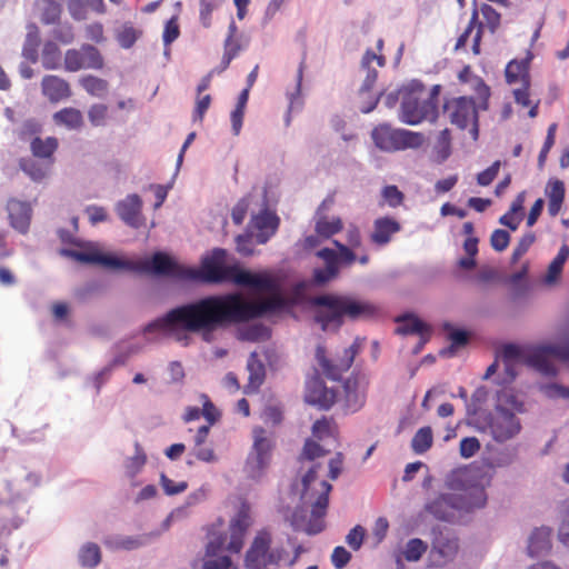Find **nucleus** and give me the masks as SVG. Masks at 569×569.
I'll list each match as a JSON object with an SVG mask.
<instances>
[{"mask_svg":"<svg viewBox=\"0 0 569 569\" xmlns=\"http://www.w3.org/2000/svg\"><path fill=\"white\" fill-rule=\"evenodd\" d=\"M140 32L130 24H123L117 30L116 38L123 49H130L138 40Z\"/></svg>","mask_w":569,"mask_h":569,"instance_id":"obj_49","label":"nucleus"},{"mask_svg":"<svg viewBox=\"0 0 569 569\" xmlns=\"http://www.w3.org/2000/svg\"><path fill=\"white\" fill-rule=\"evenodd\" d=\"M478 20V11L475 9L471 16V19L469 21V24L467 29L461 33V36L458 38L455 50H460L466 47L467 41L470 37H472V51L473 53L478 54L480 52L479 46H480V39H481V24L477 27V30L475 31V28L477 26Z\"/></svg>","mask_w":569,"mask_h":569,"instance_id":"obj_32","label":"nucleus"},{"mask_svg":"<svg viewBox=\"0 0 569 569\" xmlns=\"http://www.w3.org/2000/svg\"><path fill=\"white\" fill-rule=\"evenodd\" d=\"M223 0H200L199 19L204 28L211 26V13Z\"/></svg>","mask_w":569,"mask_h":569,"instance_id":"obj_54","label":"nucleus"},{"mask_svg":"<svg viewBox=\"0 0 569 569\" xmlns=\"http://www.w3.org/2000/svg\"><path fill=\"white\" fill-rule=\"evenodd\" d=\"M371 138L375 146L386 152L417 149L425 142L422 133L392 128L387 123L376 127L371 132Z\"/></svg>","mask_w":569,"mask_h":569,"instance_id":"obj_12","label":"nucleus"},{"mask_svg":"<svg viewBox=\"0 0 569 569\" xmlns=\"http://www.w3.org/2000/svg\"><path fill=\"white\" fill-rule=\"evenodd\" d=\"M527 73V62L525 61H510L506 67V80L508 83H515L525 78Z\"/></svg>","mask_w":569,"mask_h":569,"instance_id":"obj_53","label":"nucleus"},{"mask_svg":"<svg viewBox=\"0 0 569 569\" xmlns=\"http://www.w3.org/2000/svg\"><path fill=\"white\" fill-rule=\"evenodd\" d=\"M428 545L419 538H412L405 545L401 555L409 562H416L421 559L427 551Z\"/></svg>","mask_w":569,"mask_h":569,"instance_id":"obj_43","label":"nucleus"},{"mask_svg":"<svg viewBox=\"0 0 569 569\" xmlns=\"http://www.w3.org/2000/svg\"><path fill=\"white\" fill-rule=\"evenodd\" d=\"M359 349L360 340L356 339L350 347L343 350V355L341 357L336 360H330L326 356V349L322 346H318L316 350V359L322 373L327 378L338 380L341 375L351 367Z\"/></svg>","mask_w":569,"mask_h":569,"instance_id":"obj_14","label":"nucleus"},{"mask_svg":"<svg viewBox=\"0 0 569 569\" xmlns=\"http://www.w3.org/2000/svg\"><path fill=\"white\" fill-rule=\"evenodd\" d=\"M53 121L68 130H79L83 124V117L76 108H63L53 114Z\"/></svg>","mask_w":569,"mask_h":569,"instance_id":"obj_34","label":"nucleus"},{"mask_svg":"<svg viewBox=\"0 0 569 569\" xmlns=\"http://www.w3.org/2000/svg\"><path fill=\"white\" fill-rule=\"evenodd\" d=\"M315 320L323 331L337 330L343 318L362 319L375 315L376 307L350 296L322 295L312 299Z\"/></svg>","mask_w":569,"mask_h":569,"instance_id":"obj_6","label":"nucleus"},{"mask_svg":"<svg viewBox=\"0 0 569 569\" xmlns=\"http://www.w3.org/2000/svg\"><path fill=\"white\" fill-rule=\"evenodd\" d=\"M305 399L321 409H329L336 400L333 390L327 388L322 380L312 378L307 381Z\"/></svg>","mask_w":569,"mask_h":569,"instance_id":"obj_21","label":"nucleus"},{"mask_svg":"<svg viewBox=\"0 0 569 569\" xmlns=\"http://www.w3.org/2000/svg\"><path fill=\"white\" fill-rule=\"evenodd\" d=\"M288 558V548L282 539L270 529L258 530L246 551L243 566L246 569H272L279 567Z\"/></svg>","mask_w":569,"mask_h":569,"instance_id":"obj_8","label":"nucleus"},{"mask_svg":"<svg viewBox=\"0 0 569 569\" xmlns=\"http://www.w3.org/2000/svg\"><path fill=\"white\" fill-rule=\"evenodd\" d=\"M492 473L478 467L452 470L445 479V486L451 492L429 497L425 511L446 522H457L466 515L487 505L486 489L490 486Z\"/></svg>","mask_w":569,"mask_h":569,"instance_id":"obj_2","label":"nucleus"},{"mask_svg":"<svg viewBox=\"0 0 569 569\" xmlns=\"http://www.w3.org/2000/svg\"><path fill=\"white\" fill-rule=\"evenodd\" d=\"M41 483V476L20 465L10 462L6 468L4 492L0 493V502L24 500Z\"/></svg>","mask_w":569,"mask_h":569,"instance_id":"obj_10","label":"nucleus"},{"mask_svg":"<svg viewBox=\"0 0 569 569\" xmlns=\"http://www.w3.org/2000/svg\"><path fill=\"white\" fill-rule=\"evenodd\" d=\"M320 465H313L301 480L300 505L291 516V525L298 531L309 536L321 532L325 528L323 517L329 501L331 485L318 478Z\"/></svg>","mask_w":569,"mask_h":569,"instance_id":"obj_4","label":"nucleus"},{"mask_svg":"<svg viewBox=\"0 0 569 569\" xmlns=\"http://www.w3.org/2000/svg\"><path fill=\"white\" fill-rule=\"evenodd\" d=\"M27 29L28 32L23 44L22 54L31 62H36L38 59L39 30L36 24H29Z\"/></svg>","mask_w":569,"mask_h":569,"instance_id":"obj_39","label":"nucleus"},{"mask_svg":"<svg viewBox=\"0 0 569 569\" xmlns=\"http://www.w3.org/2000/svg\"><path fill=\"white\" fill-rule=\"evenodd\" d=\"M253 202H258V197L253 194H249L238 201L231 212L232 221L236 224H241L243 222L247 211Z\"/></svg>","mask_w":569,"mask_h":569,"instance_id":"obj_51","label":"nucleus"},{"mask_svg":"<svg viewBox=\"0 0 569 569\" xmlns=\"http://www.w3.org/2000/svg\"><path fill=\"white\" fill-rule=\"evenodd\" d=\"M21 170L33 181L40 182L49 176L50 167L42 166L32 159L20 161Z\"/></svg>","mask_w":569,"mask_h":569,"instance_id":"obj_41","label":"nucleus"},{"mask_svg":"<svg viewBox=\"0 0 569 569\" xmlns=\"http://www.w3.org/2000/svg\"><path fill=\"white\" fill-rule=\"evenodd\" d=\"M7 212L11 228L22 234L29 231L32 217L31 202L10 198L7 202Z\"/></svg>","mask_w":569,"mask_h":569,"instance_id":"obj_19","label":"nucleus"},{"mask_svg":"<svg viewBox=\"0 0 569 569\" xmlns=\"http://www.w3.org/2000/svg\"><path fill=\"white\" fill-rule=\"evenodd\" d=\"M180 34L178 17L173 16L170 20L167 21L162 34V40L164 46H170L176 39H178Z\"/></svg>","mask_w":569,"mask_h":569,"instance_id":"obj_62","label":"nucleus"},{"mask_svg":"<svg viewBox=\"0 0 569 569\" xmlns=\"http://www.w3.org/2000/svg\"><path fill=\"white\" fill-rule=\"evenodd\" d=\"M381 196L390 208L399 207L405 199L403 193L396 186H386L381 191Z\"/></svg>","mask_w":569,"mask_h":569,"instance_id":"obj_55","label":"nucleus"},{"mask_svg":"<svg viewBox=\"0 0 569 569\" xmlns=\"http://www.w3.org/2000/svg\"><path fill=\"white\" fill-rule=\"evenodd\" d=\"M64 67L70 72L80 69H101L103 58L97 48L83 44L80 49H70L66 52Z\"/></svg>","mask_w":569,"mask_h":569,"instance_id":"obj_15","label":"nucleus"},{"mask_svg":"<svg viewBox=\"0 0 569 569\" xmlns=\"http://www.w3.org/2000/svg\"><path fill=\"white\" fill-rule=\"evenodd\" d=\"M440 87L427 89L422 83L412 81L401 89L399 120L409 126L437 119V97Z\"/></svg>","mask_w":569,"mask_h":569,"instance_id":"obj_7","label":"nucleus"},{"mask_svg":"<svg viewBox=\"0 0 569 569\" xmlns=\"http://www.w3.org/2000/svg\"><path fill=\"white\" fill-rule=\"evenodd\" d=\"M526 412V406L512 390H501L497 393L493 409L479 412L472 420V426L480 432L487 433L499 445L508 443L519 437L522 422L519 415Z\"/></svg>","mask_w":569,"mask_h":569,"instance_id":"obj_3","label":"nucleus"},{"mask_svg":"<svg viewBox=\"0 0 569 569\" xmlns=\"http://www.w3.org/2000/svg\"><path fill=\"white\" fill-rule=\"evenodd\" d=\"M41 87L42 93L51 102H58L71 96L69 83L57 76H46L42 79Z\"/></svg>","mask_w":569,"mask_h":569,"instance_id":"obj_26","label":"nucleus"},{"mask_svg":"<svg viewBox=\"0 0 569 569\" xmlns=\"http://www.w3.org/2000/svg\"><path fill=\"white\" fill-rule=\"evenodd\" d=\"M528 553L539 557L551 549V529L549 527L536 528L528 539Z\"/></svg>","mask_w":569,"mask_h":569,"instance_id":"obj_28","label":"nucleus"},{"mask_svg":"<svg viewBox=\"0 0 569 569\" xmlns=\"http://www.w3.org/2000/svg\"><path fill=\"white\" fill-rule=\"evenodd\" d=\"M63 0H50L49 2L39 3L41 13V20L46 24L54 23L58 21L61 13V6Z\"/></svg>","mask_w":569,"mask_h":569,"instance_id":"obj_48","label":"nucleus"},{"mask_svg":"<svg viewBox=\"0 0 569 569\" xmlns=\"http://www.w3.org/2000/svg\"><path fill=\"white\" fill-rule=\"evenodd\" d=\"M400 230L401 226L396 219L381 217L373 221L370 240L378 247H385L391 241L396 233L400 232Z\"/></svg>","mask_w":569,"mask_h":569,"instance_id":"obj_23","label":"nucleus"},{"mask_svg":"<svg viewBox=\"0 0 569 569\" xmlns=\"http://www.w3.org/2000/svg\"><path fill=\"white\" fill-rule=\"evenodd\" d=\"M546 196L548 197V212L551 217H556L565 199V184L560 180H550L546 187Z\"/></svg>","mask_w":569,"mask_h":569,"instance_id":"obj_33","label":"nucleus"},{"mask_svg":"<svg viewBox=\"0 0 569 569\" xmlns=\"http://www.w3.org/2000/svg\"><path fill=\"white\" fill-rule=\"evenodd\" d=\"M398 327L397 332L400 335H421L428 330L430 327L422 322L418 317L413 315H405L398 318Z\"/></svg>","mask_w":569,"mask_h":569,"instance_id":"obj_37","label":"nucleus"},{"mask_svg":"<svg viewBox=\"0 0 569 569\" xmlns=\"http://www.w3.org/2000/svg\"><path fill=\"white\" fill-rule=\"evenodd\" d=\"M509 241H510V234L508 231H506L503 229L495 230L490 237L491 247L496 251H503L508 247Z\"/></svg>","mask_w":569,"mask_h":569,"instance_id":"obj_64","label":"nucleus"},{"mask_svg":"<svg viewBox=\"0 0 569 569\" xmlns=\"http://www.w3.org/2000/svg\"><path fill=\"white\" fill-rule=\"evenodd\" d=\"M147 463V455L139 443L134 445V453L124 461V473L129 479H134Z\"/></svg>","mask_w":569,"mask_h":569,"instance_id":"obj_38","label":"nucleus"},{"mask_svg":"<svg viewBox=\"0 0 569 569\" xmlns=\"http://www.w3.org/2000/svg\"><path fill=\"white\" fill-rule=\"evenodd\" d=\"M459 550L458 539L451 533H440L432 542L431 557L437 566L452 561Z\"/></svg>","mask_w":569,"mask_h":569,"instance_id":"obj_20","label":"nucleus"},{"mask_svg":"<svg viewBox=\"0 0 569 569\" xmlns=\"http://www.w3.org/2000/svg\"><path fill=\"white\" fill-rule=\"evenodd\" d=\"M77 559L82 568H96L101 562V549L94 542H84L78 550Z\"/></svg>","mask_w":569,"mask_h":569,"instance_id":"obj_35","label":"nucleus"},{"mask_svg":"<svg viewBox=\"0 0 569 569\" xmlns=\"http://www.w3.org/2000/svg\"><path fill=\"white\" fill-rule=\"evenodd\" d=\"M190 456L197 458L203 462H217L218 457L211 447L204 445H193L190 451Z\"/></svg>","mask_w":569,"mask_h":569,"instance_id":"obj_60","label":"nucleus"},{"mask_svg":"<svg viewBox=\"0 0 569 569\" xmlns=\"http://www.w3.org/2000/svg\"><path fill=\"white\" fill-rule=\"evenodd\" d=\"M517 459V448L516 447H502L491 449V456L488 458H483L482 461L485 466L490 469L492 472L496 469L507 468L511 466Z\"/></svg>","mask_w":569,"mask_h":569,"instance_id":"obj_29","label":"nucleus"},{"mask_svg":"<svg viewBox=\"0 0 569 569\" xmlns=\"http://www.w3.org/2000/svg\"><path fill=\"white\" fill-rule=\"evenodd\" d=\"M160 485L168 496H174L183 492L188 488V483L186 481H173L168 478L164 473L160 475Z\"/></svg>","mask_w":569,"mask_h":569,"instance_id":"obj_59","label":"nucleus"},{"mask_svg":"<svg viewBox=\"0 0 569 569\" xmlns=\"http://www.w3.org/2000/svg\"><path fill=\"white\" fill-rule=\"evenodd\" d=\"M203 569H238L233 566L228 556H220L214 558H207L202 565Z\"/></svg>","mask_w":569,"mask_h":569,"instance_id":"obj_63","label":"nucleus"},{"mask_svg":"<svg viewBox=\"0 0 569 569\" xmlns=\"http://www.w3.org/2000/svg\"><path fill=\"white\" fill-rule=\"evenodd\" d=\"M88 119L93 127H103L108 120V107L103 103H94L88 110Z\"/></svg>","mask_w":569,"mask_h":569,"instance_id":"obj_52","label":"nucleus"},{"mask_svg":"<svg viewBox=\"0 0 569 569\" xmlns=\"http://www.w3.org/2000/svg\"><path fill=\"white\" fill-rule=\"evenodd\" d=\"M369 379L366 375L358 373L346 380L343 385L345 403L351 411H358L366 402Z\"/></svg>","mask_w":569,"mask_h":569,"instance_id":"obj_18","label":"nucleus"},{"mask_svg":"<svg viewBox=\"0 0 569 569\" xmlns=\"http://www.w3.org/2000/svg\"><path fill=\"white\" fill-rule=\"evenodd\" d=\"M279 218L271 210L263 208L259 213H252L249 232L254 236L258 243H266L277 231Z\"/></svg>","mask_w":569,"mask_h":569,"instance_id":"obj_17","label":"nucleus"},{"mask_svg":"<svg viewBox=\"0 0 569 569\" xmlns=\"http://www.w3.org/2000/svg\"><path fill=\"white\" fill-rule=\"evenodd\" d=\"M559 519L558 539L563 546L569 547V498L560 506Z\"/></svg>","mask_w":569,"mask_h":569,"instance_id":"obj_47","label":"nucleus"},{"mask_svg":"<svg viewBox=\"0 0 569 569\" xmlns=\"http://www.w3.org/2000/svg\"><path fill=\"white\" fill-rule=\"evenodd\" d=\"M243 48L240 44V42L238 40H236L234 38H233V40L226 39V41H224V52H223V57H222V60H221L222 69L228 68L230 62L239 54V52Z\"/></svg>","mask_w":569,"mask_h":569,"instance_id":"obj_57","label":"nucleus"},{"mask_svg":"<svg viewBox=\"0 0 569 569\" xmlns=\"http://www.w3.org/2000/svg\"><path fill=\"white\" fill-rule=\"evenodd\" d=\"M569 258V247L567 244H562L557 253V256L552 259L550 264L548 266L547 272L542 279V282L546 286H553L558 282L563 266Z\"/></svg>","mask_w":569,"mask_h":569,"instance_id":"obj_31","label":"nucleus"},{"mask_svg":"<svg viewBox=\"0 0 569 569\" xmlns=\"http://www.w3.org/2000/svg\"><path fill=\"white\" fill-rule=\"evenodd\" d=\"M58 139L54 137H47L41 139L36 137L30 143L32 154L40 159H49V163H52V154L58 148Z\"/></svg>","mask_w":569,"mask_h":569,"instance_id":"obj_36","label":"nucleus"},{"mask_svg":"<svg viewBox=\"0 0 569 569\" xmlns=\"http://www.w3.org/2000/svg\"><path fill=\"white\" fill-rule=\"evenodd\" d=\"M253 521L254 519L250 506L246 502H242L236 515L231 518L229 526L247 532L248 529L253 525Z\"/></svg>","mask_w":569,"mask_h":569,"instance_id":"obj_40","label":"nucleus"},{"mask_svg":"<svg viewBox=\"0 0 569 569\" xmlns=\"http://www.w3.org/2000/svg\"><path fill=\"white\" fill-rule=\"evenodd\" d=\"M477 91L481 100L478 106L472 98L467 97L456 98L446 106L453 124L461 129L471 124L470 132L473 139H477L478 137V110L487 108L489 88L483 82H479Z\"/></svg>","mask_w":569,"mask_h":569,"instance_id":"obj_11","label":"nucleus"},{"mask_svg":"<svg viewBox=\"0 0 569 569\" xmlns=\"http://www.w3.org/2000/svg\"><path fill=\"white\" fill-rule=\"evenodd\" d=\"M373 63L378 67H382L385 64V59L382 56H377L375 52L368 50L361 60V69L366 72V76L359 89V96H366L370 92L377 81L378 71L372 66Z\"/></svg>","mask_w":569,"mask_h":569,"instance_id":"obj_25","label":"nucleus"},{"mask_svg":"<svg viewBox=\"0 0 569 569\" xmlns=\"http://www.w3.org/2000/svg\"><path fill=\"white\" fill-rule=\"evenodd\" d=\"M539 390L551 400L565 399L569 400V387L557 382H548L540 385Z\"/></svg>","mask_w":569,"mask_h":569,"instance_id":"obj_50","label":"nucleus"},{"mask_svg":"<svg viewBox=\"0 0 569 569\" xmlns=\"http://www.w3.org/2000/svg\"><path fill=\"white\" fill-rule=\"evenodd\" d=\"M329 203V201L325 200L315 216L316 233L323 239H328L342 230V221L339 217H328L323 214V210L328 208Z\"/></svg>","mask_w":569,"mask_h":569,"instance_id":"obj_24","label":"nucleus"},{"mask_svg":"<svg viewBox=\"0 0 569 569\" xmlns=\"http://www.w3.org/2000/svg\"><path fill=\"white\" fill-rule=\"evenodd\" d=\"M509 345H510V343H508V346H509ZM506 347H507V345H505V346L500 349V351L498 352V356H497V358H496V361H495L493 363H491V365L487 368V371H486V373H485V376H483V379H489L491 376H493V375L497 372V370H498V367H499V363H500V362L503 365V369H505V373H506V377H505V379H503V381H502V382H510V381H512V380L517 377V375H518V368H519L520 366H528V367H530L527 362H519V363H516V365H515V367H513L515 376H510V372L508 371L507 366H506V362H505L503 357H502V355H503V350H505V348H506Z\"/></svg>","mask_w":569,"mask_h":569,"instance_id":"obj_45","label":"nucleus"},{"mask_svg":"<svg viewBox=\"0 0 569 569\" xmlns=\"http://www.w3.org/2000/svg\"><path fill=\"white\" fill-rule=\"evenodd\" d=\"M432 445V430L430 427L420 428L411 440L412 450L418 453H425Z\"/></svg>","mask_w":569,"mask_h":569,"instance_id":"obj_44","label":"nucleus"},{"mask_svg":"<svg viewBox=\"0 0 569 569\" xmlns=\"http://www.w3.org/2000/svg\"><path fill=\"white\" fill-rule=\"evenodd\" d=\"M159 537V532H149L136 536L112 535L106 538L104 545L111 550H136L147 546Z\"/></svg>","mask_w":569,"mask_h":569,"instance_id":"obj_22","label":"nucleus"},{"mask_svg":"<svg viewBox=\"0 0 569 569\" xmlns=\"http://www.w3.org/2000/svg\"><path fill=\"white\" fill-rule=\"evenodd\" d=\"M480 449V441L476 437L462 438L459 446V453L462 458L473 457Z\"/></svg>","mask_w":569,"mask_h":569,"instance_id":"obj_61","label":"nucleus"},{"mask_svg":"<svg viewBox=\"0 0 569 569\" xmlns=\"http://www.w3.org/2000/svg\"><path fill=\"white\" fill-rule=\"evenodd\" d=\"M502 357L510 376H515L516 363L527 362L539 373L555 377L558 370L550 357L569 363V342H546L537 346L509 345L505 348Z\"/></svg>","mask_w":569,"mask_h":569,"instance_id":"obj_5","label":"nucleus"},{"mask_svg":"<svg viewBox=\"0 0 569 569\" xmlns=\"http://www.w3.org/2000/svg\"><path fill=\"white\" fill-rule=\"evenodd\" d=\"M142 207L143 201L141 197L137 193H130L116 203L114 210L124 224L139 229L146 223Z\"/></svg>","mask_w":569,"mask_h":569,"instance_id":"obj_16","label":"nucleus"},{"mask_svg":"<svg viewBox=\"0 0 569 569\" xmlns=\"http://www.w3.org/2000/svg\"><path fill=\"white\" fill-rule=\"evenodd\" d=\"M276 446L273 432L267 431L261 427H254L252 430V446L247 456L244 472L252 480H260L266 475L272 458V451Z\"/></svg>","mask_w":569,"mask_h":569,"instance_id":"obj_9","label":"nucleus"},{"mask_svg":"<svg viewBox=\"0 0 569 569\" xmlns=\"http://www.w3.org/2000/svg\"><path fill=\"white\" fill-rule=\"evenodd\" d=\"M303 72H305V61H301L296 76V84L292 91L287 92V99H288V116L286 118L287 124L290 123V112H299L303 108V97L301 92L302 88V80H303Z\"/></svg>","mask_w":569,"mask_h":569,"instance_id":"obj_30","label":"nucleus"},{"mask_svg":"<svg viewBox=\"0 0 569 569\" xmlns=\"http://www.w3.org/2000/svg\"><path fill=\"white\" fill-rule=\"evenodd\" d=\"M480 11L485 19L486 26L490 32L493 33L500 26V13L497 12V10H495L491 6L486 3L481 6Z\"/></svg>","mask_w":569,"mask_h":569,"instance_id":"obj_58","label":"nucleus"},{"mask_svg":"<svg viewBox=\"0 0 569 569\" xmlns=\"http://www.w3.org/2000/svg\"><path fill=\"white\" fill-rule=\"evenodd\" d=\"M246 533L247 532L240 529L229 526V541L226 545V550L232 553H239L243 547Z\"/></svg>","mask_w":569,"mask_h":569,"instance_id":"obj_56","label":"nucleus"},{"mask_svg":"<svg viewBox=\"0 0 569 569\" xmlns=\"http://www.w3.org/2000/svg\"><path fill=\"white\" fill-rule=\"evenodd\" d=\"M41 60L46 69H57L61 62L59 47L52 41L47 42L42 49Z\"/></svg>","mask_w":569,"mask_h":569,"instance_id":"obj_46","label":"nucleus"},{"mask_svg":"<svg viewBox=\"0 0 569 569\" xmlns=\"http://www.w3.org/2000/svg\"><path fill=\"white\" fill-rule=\"evenodd\" d=\"M337 251L323 248L317 252V257L325 261L323 268L313 271V282L318 286L328 283L338 277L341 267H349L357 260L353 248H350L338 240L333 241Z\"/></svg>","mask_w":569,"mask_h":569,"instance_id":"obj_13","label":"nucleus"},{"mask_svg":"<svg viewBox=\"0 0 569 569\" xmlns=\"http://www.w3.org/2000/svg\"><path fill=\"white\" fill-rule=\"evenodd\" d=\"M81 86L83 89L93 97L103 98L107 96L109 90V84L106 80L94 77V76H86L81 79Z\"/></svg>","mask_w":569,"mask_h":569,"instance_id":"obj_42","label":"nucleus"},{"mask_svg":"<svg viewBox=\"0 0 569 569\" xmlns=\"http://www.w3.org/2000/svg\"><path fill=\"white\" fill-rule=\"evenodd\" d=\"M63 242H71L74 248H63L60 254L81 263H96L112 269H130L144 273L170 277L187 282L219 283L232 281L238 286L253 288L269 293L268 297L250 301L240 293L209 296L191 303L170 310L166 316L148 323L143 333L148 339L158 336H171L181 340L184 332H198L206 341L211 333L227 322H239L260 317L267 312L283 309L287 306L284 297L279 292L274 281L267 273H254L229 264L227 251L220 248L202 259L201 268H192L178 263L162 252H156L151 258L124 262L117 257L102 252L97 242H84L72 239L64 230L59 231Z\"/></svg>","mask_w":569,"mask_h":569,"instance_id":"obj_1","label":"nucleus"},{"mask_svg":"<svg viewBox=\"0 0 569 569\" xmlns=\"http://www.w3.org/2000/svg\"><path fill=\"white\" fill-rule=\"evenodd\" d=\"M248 383L244 386L246 393H253L259 390L266 378V368L258 358L257 352H251L247 361Z\"/></svg>","mask_w":569,"mask_h":569,"instance_id":"obj_27","label":"nucleus"}]
</instances>
